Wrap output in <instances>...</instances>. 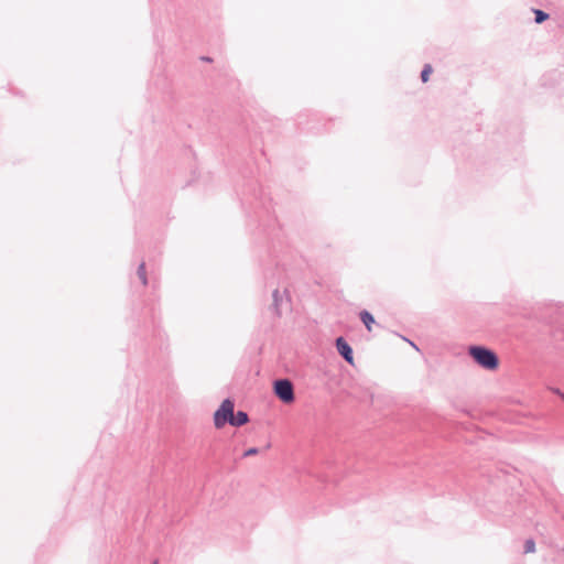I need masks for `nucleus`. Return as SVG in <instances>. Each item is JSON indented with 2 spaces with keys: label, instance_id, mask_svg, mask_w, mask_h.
I'll list each match as a JSON object with an SVG mask.
<instances>
[{
  "label": "nucleus",
  "instance_id": "obj_1",
  "mask_svg": "<svg viewBox=\"0 0 564 564\" xmlns=\"http://www.w3.org/2000/svg\"><path fill=\"white\" fill-rule=\"evenodd\" d=\"M469 356L484 369L495 370L498 367V357L489 348L482 346H470L468 348Z\"/></svg>",
  "mask_w": 564,
  "mask_h": 564
},
{
  "label": "nucleus",
  "instance_id": "obj_2",
  "mask_svg": "<svg viewBox=\"0 0 564 564\" xmlns=\"http://www.w3.org/2000/svg\"><path fill=\"white\" fill-rule=\"evenodd\" d=\"M234 408L235 404L231 400L226 399L223 401L218 410L214 413V424L217 429H221L226 423L234 420Z\"/></svg>",
  "mask_w": 564,
  "mask_h": 564
},
{
  "label": "nucleus",
  "instance_id": "obj_3",
  "mask_svg": "<svg viewBox=\"0 0 564 564\" xmlns=\"http://www.w3.org/2000/svg\"><path fill=\"white\" fill-rule=\"evenodd\" d=\"M275 395L284 403H292L295 399L293 384L288 379H279L273 384Z\"/></svg>",
  "mask_w": 564,
  "mask_h": 564
},
{
  "label": "nucleus",
  "instance_id": "obj_4",
  "mask_svg": "<svg viewBox=\"0 0 564 564\" xmlns=\"http://www.w3.org/2000/svg\"><path fill=\"white\" fill-rule=\"evenodd\" d=\"M336 348H337L338 352L343 356V358L347 362L352 365V362H354L352 349L343 337H338L336 339Z\"/></svg>",
  "mask_w": 564,
  "mask_h": 564
},
{
  "label": "nucleus",
  "instance_id": "obj_5",
  "mask_svg": "<svg viewBox=\"0 0 564 564\" xmlns=\"http://www.w3.org/2000/svg\"><path fill=\"white\" fill-rule=\"evenodd\" d=\"M248 421H249L248 414L243 411H238L237 414L234 413V420H231L230 425L242 426Z\"/></svg>",
  "mask_w": 564,
  "mask_h": 564
},
{
  "label": "nucleus",
  "instance_id": "obj_6",
  "mask_svg": "<svg viewBox=\"0 0 564 564\" xmlns=\"http://www.w3.org/2000/svg\"><path fill=\"white\" fill-rule=\"evenodd\" d=\"M272 297H273V308H274L275 313L278 315H280L281 314L280 306H281V303L283 300V294L276 289L273 291Z\"/></svg>",
  "mask_w": 564,
  "mask_h": 564
},
{
  "label": "nucleus",
  "instance_id": "obj_7",
  "mask_svg": "<svg viewBox=\"0 0 564 564\" xmlns=\"http://www.w3.org/2000/svg\"><path fill=\"white\" fill-rule=\"evenodd\" d=\"M360 319L362 321L367 329L371 330V325L375 323V318L368 311H362L360 313Z\"/></svg>",
  "mask_w": 564,
  "mask_h": 564
},
{
  "label": "nucleus",
  "instance_id": "obj_8",
  "mask_svg": "<svg viewBox=\"0 0 564 564\" xmlns=\"http://www.w3.org/2000/svg\"><path fill=\"white\" fill-rule=\"evenodd\" d=\"M533 12L535 15L534 19H535L536 23H542L549 18V14H546L545 12H543L541 10H533Z\"/></svg>",
  "mask_w": 564,
  "mask_h": 564
},
{
  "label": "nucleus",
  "instance_id": "obj_9",
  "mask_svg": "<svg viewBox=\"0 0 564 564\" xmlns=\"http://www.w3.org/2000/svg\"><path fill=\"white\" fill-rule=\"evenodd\" d=\"M432 73V67L431 65H425L422 73H421V78H422V82L423 83H426L429 80V77Z\"/></svg>",
  "mask_w": 564,
  "mask_h": 564
},
{
  "label": "nucleus",
  "instance_id": "obj_10",
  "mask_svg": "<svg viewBox=\"0 0 564 564\" xmlns=\"http://www.w3.org/2000/svg\"><path fill=\"white\" fill-rule=\"evenodd\" d=\"M138 275L140 278V280L142 281V283L145 285L147 284V275H145V267H144V263H141L138 268Z\"/></svg>",
  "mask_w": 564,
  "mask_h": 564
},
{
  "label": "nucleus",
  "instance_id": "obj_11",
  "mask_svg": "<svg viewBox=\"0 0 564 564\" xmlns=\"http://www.w3.org/2000/svg\"><path fill=\"white\" fill-rule=\"evenodd\" d=\"M259 453V449L257 447H251L249 449H247L245 453H243V457H248V456H252V455H257Z\"/></svg>",
  "mask_w": 564,
  "mask_h": 564
},
{
  "label": "nucleus",
  "instance_id": "obj_12",
  "mask_svg": "<svg viewBox=\"0 0 564 564\" xmlns=\"http://www.w3.org/2000/svg\"><path fill=\"white\" fill-rule=\"evenodd\" d=\"M523 549H524V552L528 553L529 552V540H527L523 544Z\"/></svg>",
  "mask_w": 564,
  "mask_h": 564
},
{
  "label": "nucleus",
  "instance_id": "obj_13",
  "mask_svg": "<svg viewBox=\"0 0 564 564\" xmlns=\"http://www.w3.org/2000/svg\"><path fill=\"white\" fill-rule=\"evenodd\" d=\"M408 341L410 343V345H411L413 348H415L416 350L419 349V348H417V346H416L413 341H411V340H408Z\"/></svg>",
  "mask_w": 564,
  "mask_h": 564
}]
</instances>
